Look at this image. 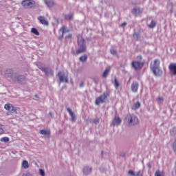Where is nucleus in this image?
<instances>
[{
  "instance_id": "obj_1",
  "label": "nucleus",
  "mask_w": 176,
  "mask_h": 176,
  "mask_svg": "<svg viewBox=\"0 0 176 176\" xmlns=\"http://www.w3.org/2000/svg\"><path fill=\"white\" fill-rule=\"evenodd\" d=\"M160 60L156 59L151 65V69L155 76H160L162 74V71L160 69Z\"/></svg>"
},
{
  "instance_id": "obj_2",
  "label": "nucleus",
  "mask_w": 176,
  "mask_h": 176,
  "mask_svg": "<svg viewBox=\"0 0 176 176\" xmlns=\"http://www.w3.org/2000/svg\"><path fill=\"white\" fill-rule=\"evenodd\" d=\"M78 38V50L76 51V54H80L86 51V45H85V41L84 38H82L81 34H78L77 36Z\"/></svg>"
},
{
  "instance_id": "obj_3",
  "label": "nucleus",
  "mask_w": 176,
  "mask_h": 176,
  "mask_svg": "<svg viewBox=\"0 0 176 176\" xmlns=\"http://www.w3.org/2000/svg\"><path fill=\"white\" fill-rule=\"evenodd\" d=\"M21 5L24 9H32L36 6V3L34 0H23L21 2Z\"/></svg>"
},
{
  "instance_id": "obj_4",
  "label": "nucleus",
  "mask_w": 176,
  "mask_h": 176,
  "mask_svg": "<svg viewBox=\"0 0 176 176\" xmlns=\"http://www.w3.org/2000/svg\"><path fill=\"white\" fill-rule=\"evenodd\" d=\"M109 94L104 93L102 95L99 96L98 98L96 100V104L99 105L100 104L104 103L106 100H107Z\"/></svg>"
},
{
  "instance_id": "obj_5",
  "label": "nucleus",
  "mask_w": 176,
  "mask_h": 176,
  "mask_svg": "<svg viewBox=\"0 0 176 176\" xmlns=\"http://www.w3.org/2000/svg\"><path fill=\"white\" fill-rule=\"evenodd\" d=\"M126 120H128L129 124H132L133 125L137 124L138 123V119L133 115H127Z\"/></svg>"
},
{
  "instance_id": "obj_6",
  "label": "nucleus",
  "mask_w": 176,
  "mask_h": 176,
  "mask_svg": "<svg viewBox=\"0 0 176 176\" xmlns=\"http://www.w3.org/2000/svg\"><path fill=\"white\" fill-rule=\"evenodd\" d=\"M4 108L6 109V111H9L10 112H17L18 109H19L17 107H13V104L10 103L6 104L4 105Z\"/></svg>"
},
{
  "instance_id": "obj_7",
  "label": "nucleus",
  "mask_w": 176,
  "mask_h": 176,
  "mask_svg": "<svg viewBox=\"0 0 176 176\" xmlns=\"http://www.w3.org/2000/svg\"><path fill=\"white\" fill-rule=\"evenodd\" d=\"M131 65L135 69H140L143 67L144 63L140 61H133Z\"/></svg>"
},
{
  "instance_id": "obj_8",
  "label": "nucleus",
  "mask_w": 176,
  "mask_h": 176,
  "mask_svg": "<svg viewBox=\"0 0 176 176\" xmlns=\"http://www.w3.org/2000/svg\"><path fill=\"white\" fill-rule=\"evenodd\" d=\"M13 82H18V83H24L25 82V76H19L12 78Z\"/></svg>"
},
{
  "instance_id": "obj_9",
  "label": "nucleus",
  "mask_w": 176,
  "mask_h": 176,
  "mask_svg": "<svg viewBox=\"0 0 176 176\" xmlns=\"http://www.w3.org/2000/svg\"><path fill=\"white\" fill-rule=\"evenodd\" d=\"M58 76L59 77L60 82H68V78H67L65 75H63V72H59L58 73Z\"/></svg>"
},
{
  "instance_id": "obj_10",
  "label": "nucleus",
  "mask_w": 176,
  "mask_h": 176,
  "mask_svg": "<svg viewBox=\"0 0 176 176\" xmlns=\"http://www.w3.org/2000/svg\"><path fill=\"white\" fill-rule=\"evenodd\" d=\"M168 69L174 76H176V64L175 63H170L168 66Z\"/></svg>"
},
{
  "instance_id": "obj_11",
  "label": "nucleus",
  "mask_w": 176,
  "mask_h": 176,
  "mask_svg": "<svg viewBox=\"0 0 176 176\" xmlns=\"http://www.w3.org/2000/svg\"><path fill=\"white\" fill-rule=\"evenodd\" d=\"M139 85L137 82H133L131 85V90L133 92H138Z\"/></svg>"
},
{
  "instance_id": "obj_12",
  "label": "nucleus",
  "mask_w": 176,
  "mask_h": 176,
  "mask_svg": "<svg viewBox=\"0 0 176 176\" xmlns=\"http://www.w3.org/2000/svg\"><path fill=\"white\" fill-rule=\"evenodd\" d=\"M45 74L46 76H48V77L53 76V71L48 67H45Z\"/></svg>"
},
{
  "instance_id": "obj_13",
  "label": "nucleus",
  "mask_w": 176,
  "mask_h": 176,
  "mask_svg": "<svg viewBox=\"0 0 176 176\" xmlns=\"http://www.w3.org/2000/svg\"><path fill=\"white\" fill-rule=\"evenodd\" d=\"M67 112L69 113V116H71V118H72V122H75L76 121V116L74 115V113H73V111L69 109V108H68L67 109Z\"/></svg>"
},
{
  "instance_id": "obj_14",
  "label": "nucleus",
  "mask_w": 176,
  "mask_h": 176,
  "mask_svg": "<svg viewBox=\"0 0 176 176\" xmlns=\"http://www.w3.org/2000/svg\"><path fill=\"white\" fill-rule=\"evenodd\" d=\"M122 120L118 117L116 116L115 118L113 120L112 124L113 126L115 125H119L121 123Z\"/></svg>"
},
{
  "instance_id": "obj_15",
  "label": "nucleus",
  "mask_w": 176,
  "mask_h": 176,
  "mask_svg": "<svg viewBox=\"0 0 176 176\" xmlns=\"http://www.w3.org/2000/svg\"><path fill=\"white\" fill-rule=\"evenodd\" d=\"M45 3L48 8H53L54 7L55 3L53 1V0H46Z\"/></svg>"
},
{
  "instance_id": "obj_16",
  "label": "nucleus",
  "mask_w": 176,
  "mask_h": 176,
  "mask_svg": "<svg viewBox=\"0 0 176 176\" xmlns=\"http://www.w3.org/2000/svg\"><path fill=\"white\" fill-rule=\"evenodd\" d=\"M22 167H23L25 170L30 167V164H28V161L23 160L22 162Z\"/></svg>"
},
{
  "instance_id": "obj_17",
  "label": "nucleus",
  "mask_w": 176,
  "mask_h": 176,
  "mask_svg": "<svg viewBox=\"0 0 176 176\" xmlns=\"http://www.w3.org/2000/svg\"><path fill=\"white\" fill-rule=\"evenodd\" d=\"M140 106H141L140 102H137L133 104V105L132 107V109L133 110H137V109H138L140 107Z\"/></svg>"
},
{
  "instance_id": "obj_18",
  "label": "nucleus",
  "mask_w": 176,
  "mask_h": 176,
  "mask_svg": "<svg viewBox=\"0 0 176 176\" xmlns=\"http://www.w3.org/2000/svg\"><path fill=\"white\" fill-rule=\"evenodd\" d=\"M31 32H32V34H34V35H36L37 36H38V35H39V32L35 28H32L31 29Z\"/></svg>"
},
{
  "instance_id": "obj_19",
  "label": "nucleus",
  "mask_w": 176,
  "mask_h": 176,
  "mask_svg": "<svg viewBox=\"0 0 176 176\" xmlns=\"http://www.w3.org/2000/svg\"><path fill=\"white\" fill-rule=\"evenodd\" d=\"M111 70V68L110 67H108L105 69L104 72L102 74V77L103 78H107V76H108L109 72Z\"/></svg>"
},
{
  "instance_id": "obj_20",
  "label": "nucleus",
  "mask_w": 176,
  "mask_h": 176,
  "mask_svg": "<svg viewBox=\"0 0 176 176\" xmlns=\"http://www.w3.org/2000/svg\"><path fill=\"white\" fill-rule=\"evenodd\" d=\"M156 24L157 23H156L155 21H151L150 25H148V28L151 29H153L156 26Z\"/></svg>"
},
{
  "instance_id": "obj_21",
  "label": "nucleus",
  "mask_w": 176,
  "mask_h": 176,
  "mask_svg": "<svg viewBox=\"0 0 176 176\" xmlns=\"http://www.w3.org/2000/svg\"><path fill=\"white\" fill-rule=\"evenodd\" d=\"M73 17H74L73 14H69L68 15H65V20H72Z\"/></svg>"
},
{
  "instance_id": "obj_22",
  "label": "nucleus",
  "mask_w": 176,
  "mask_h": 176,
  "mask_svg": "<svg viewBox=\"0 0 176 176\" xmlns=\"http://www.w3.org/2000/svg\"><path fill=\"white\" fill-rule=\"evenodd\" d=\"M155 176H165V175L163 172H161L160 170H157L155 173Z\"/></svg>"
},
{
  "instance_id": "obj_23",
  "label": "nucleus",
  "mask_w": 176,
  "mask_h": 176,
  "mask_svg": "<svg viewBox=\"0 0 176 176\" xmlns=\"http://www.w3.org/2000/svg\"><path fill=\"white\" fill-rule=\"evenodd\" d=\"M87 56H86V55H84L80 58V60L81 62H85L87 60Z\"/></svg>"
},
{
  "instance_id": "obj_24",
  "label": "nucleus",
  "mask_w": 176,
  "mask_h": 176,
  "mask_svg": "<svg viewBox=\"0 0 176 176\" xmlns=\"http://www.w3.org/2000/svg\"><path fill=\"white\" fill-rule=\"evenodd\" d=\"M38 20L40 21V23H41V24H45V18L44 17L38 16Z\"/></svg>"
},
{
  "instance_id": "obj_25",
  "label": "nucleus",
  "mask_w": 176,
  "mask_h": 176,
  "mask_svg": "<svg viewBox=\"0 0 176 176\" xmlns=\"http://www.w3.org/2000/svg\"><path fill=\"white\" fill-rule=\"evenodd\" d=\"M1 141L2 142H9V138L8 137H3L1 139Z\"/></svg>"
},
{
  "instance_id": "obj_26",
  "label": "nucleus",
  "mask_w": 176,
  "mask_h": 176,
  "mask_svg": "<svg viewBox=\"0 0 176 176\" xmlns=\"http://www.w3.org/2000/svg\"><path fill=\"white\" fill-rule=\"evenodd\" d=\"M114 86L116 89H118V87H120V84L116 78L114 80Z\"/></svg>"
},
{
  "instance_id": "obj_27",
  "label": "nucleus",
  "mask_w": 176,
  "mask_h": 176,
  "mask_svg": "<svg viewBox=\"0 0 176 176\" xmlns=\"http://www.w3.org/2000/svg\"><path fill=\"white\" fill-rule=\"evenodd\" d=\"M37 66L41 69V71H45V67L43 66H42V64L41 63L37 64Z\"/></svg>"
},
{
  "instance_id": "obj_28",
  "label": "nucleus",
  "mask_w": 176,
  "mask_h": 176,
  "mask_svg": "<svg viewBox=\"0 0 176 176\" xmlns=\"http://www.w3.org/2000/svg\"><path fill=\"white\" fill-rule=\"evenodd\" d=\"M60 31L62 32V36H64V33L65 32V26L62 27Z\"/></svg>"
},
{
  "instance_id": "obj_29",
  "label": "nucleus",
  "mask_w": 176,
  "mask_h": 176,
  "mask_svg": "<svg viewBox=\"0 0 176 176\" xmlns=\"http://www.w3.org/2000/svg\"><path fill=\"white\" fill-rule=\"evenodd\" d=\"M111 53L113 55L116 54V51L114 48H111Z\"/></svg>"
},
{
  "instance_id": "obj_30",
  "label": "nucleus",
  "mask_w": 176,
  "mask_h": 176,
  "mask_svg": "<svg viewBox=\"0 0 176 176\" xmlns=\"http://www.w3.org/2000/svg\"><path fill=\"white\" fill-rule=\"evenodd\" d=\"M39 171L41 176H45V170L40 169Z\"/></svg>"
},
{
  "instance_id": "obj_31",
  "label": "nucleus",
  "mask_w": 176,
  "mask_h": 176,
  "mask_svg": "<svg viewBox=\"0 0 176 176\" xmlns=\"http://www.w3.org/2000/svg\"><path fill=\"white\" fill-rule=\"evenodd\" d=\"M45 137H46V135L49 136L50 135V131L45 130Z\"/></svg>"
},
{
  "instance_id": "obj_32",
  "label": "nucleus",
  "mask_w": 176,
  "mask_h": 176,
  "mask_svg": "<svg viewBox=\"0 0 176 176\" xmlns=\"http://www.w3.org/2000/svg\"><path fill=\"white\" fill-rule=\"evenodd\" d=\"M129 175H132V176H135V173L133 170H130L128 173Z\"/></svg>"
},
{
  "instance_id": "obj_33",
  "label": "nucleus",
  "mask_w": 176,
  "mask_h": 176,
  "mask_svg": "<svg viewBox=\"0 0 176 176\" xmlns=\"http://www.w3.org/2000/svg\"><path fill=\"white\" fill-rule=\"evenodd\" d=\"M138 12H140V10H137L136 8H135L134 10H133V14H137Z\"/></svg>"
},
{
  "instance_id": "obj_34",
  "label": "nucleus",
  "mask_w": 176,
  "mask_h": 176,
  "mask_svg": "<svg viewBox=\"0 0 176 176\" xmlns=\"http://www.w3.org/2000/svg\"><path fill=\"white\" fill-rule=\"evenodd\" d=\"M23 176H32V175H31L30 173H23Z\"/></svg>"
},
{
  "instance_id": "obj_35",
  "label": "nucleus",
  "mask_w": 176,
  "mask_h": 176,
  "mask_svg": "<svg viewBox=\"0 0 176 176\" xmlns=\"http://www.w3.org/2000/svg\"><path fill=\"white\" fill-rule=\"evenodd\" d=\"M173 149L176 152V140H175V143L173 144Z\"/></svg>"
},
{
  "instance_id": "obj_36",
  "label": "nucleus",
  "mask_w": 176,
  "mask_h": 176,
  "mask_svg": "<svg viewBox=\"0 0 176 176\" xmlns=\"http://www.w3.org/2000/svg\"><path fill=\"white\" fill-rule=\"evenodd\" d=\"M1 134H3V129H2V127H0V135Z\"/></svg>"
},
{
  "instance_id": "obj_37",
  "label": "nucleus",
  "mask_w": 176,
  "mask_h": 176,
  "mask_svg": "<svg viewBox=\"0 0 176 176\" xmlns=\"http://www.w3.org/2000/svg\"><path fill=\"white\" fill-rule=\"evenodd\" d=\"M41 134H45V129L40 131Z\"/></svg>"
},
{
  "instance_id": "obj_38",
  "label": "nucleus",
  "mask_w": 176,
  "mask_h": 176,
  "mask_svg": "<svg viewBox=\"0 0 176 176\" xmlns=\"http://www.w3.org/2000/svg\"><path fill=\"white\" fill-rule=\"evenodd\" d=\"M126 25V22H124L123 23H122L121 27H124Z\"/></svg>"
},
{
  "instance_id": "obj_39",
  "label": "nucleus",
  "mask_w": 176,
  "mask_h": 176,
  "mask_svg": "<svg viewBox=\"0 0 176 176\" xmlns=\"http://www.w3.org/2000/svg\"><path fill=\"white\" fill-rule=\"evenodd\" d=\"M45 25H49V22H47V21H45Z\"/></svg>"
},
{
  "instance_id": "obj_40",
  "label": "nucleus",
  "mask_w": 176,
  "mask_h": 176,
  "mask_svg": "<svg viewBox=\"0 0 176 176\" xmlns=\"http://www.w3.org/2000/svg\"><path fill=\"white\" fill-rule=\"evenodd\" d=\"M163 98H158V101H163Z\"/></svg>"
},
{
  "instance_id": "obj_41",
  "label": "nucleus",
  "mask_w": 176,
  "mask_h": 176,
  "mask_svg": "<svg viewBox=\"0 0 176 176\" xmlns=\"http://www.w3.org/2000/svg\"><path fill=\"white\" fill-rule=\"evenodd\" d=\"M72 34H68L67 38H72Z\"/></svg>"
},
{
  "instance_id": "obj_42",
  "label": "nucleus",
  "mask_w": 176,
  "mask_h": 176,
  "mask_svg": "<svg viewBox=\"0 0 176 176\" xmlns=\"http://www.w3.org/2000/svg\"><path fill=\"white\" fill-rule=\"evenodd\" d=\"M83 85H84V83H81L80 86L82 87H83Z\"/></svg>"
},
{
  "instance_id": "obj_43",
  "label": "nucleus",
  "mask_w": 176,
  "mask_h": 176,
  "mask_svg": "<svg viewBox=\"0 0 176 176\" xmlns=\"http://www.w3.org/2000/svg\"><path fill=\"white\" fill-rule=\"evenodd\" d=\"M138 58H139L140 59H141V58H142V57H141V56H138Z\"/></svg>"
},
{
  "instance_id": "obj_44",
  "label": "nucleus",
  "mask_w": 176,
  "mask_h": 176,
  "mask_svg": "<svg viewBox=\"0 0 176 176\" xmlns=\"http://www.w3.org/2000/svg\"><path fill=\"white\" fill-rule=\"evenodd\" d=\"M135 35H136V36H137V34H133V36H135Z\"/></svg>"
}]
</instances>
